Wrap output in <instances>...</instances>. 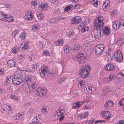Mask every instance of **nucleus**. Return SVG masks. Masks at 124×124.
Here are the masks:
<instances>
[{
    "label": "nucleus",
    "mask_w": 124,
    "mask_h": 124,
    "mask_svg": "<svg viewBox=\"0 0 124 124\" xmlns=\"http://www.w3.org/2000/svg\"><path fill=\"white\" fill-rule=\"evenodd\" d=\"M49 69L47 66H44L41 68V72L40 73V75L42 77L45 76L46 73L48 71Z\"/></svg>",
    "instance_id": "ddd939ff"
},
{
    "label": "nucleus",
    "mask_w": 124,
    "mask_h": 124,
    "mask_svg": "<svg viewBox=\"0 0 124 124\" xmlns=\"http://www.w3.org/2000/svg\"><path fill=\"white\" fill-rule=\"evenodd\" d=\"M83 115L82 114H78L77 115V117H79L81 119H83Z\"/></svg>",
    "instance_id": "0e129e2a"
},
{
    "label": "nucleus",
    "mask_w": 124,
    "mask_h": 124,
    "mask_svg": "<svg viewBox=\"0 0 124 124\" xmlns=\"http://www.w3.org/2000/svg\"><path fill=\"white\" fill-rule=\"evenodd\" d=\"M55 43L56 46H61L63 44V42L62 40H58L55 42Z\"/></svg>",
    "instance_id": "2f4dec72"
},
{
    "label": "nucleus",
    "mask_w": 124,
    "mask_h": 124,
    "mask_svg": "<svg viewBox=\"0 0 124 124\" xmlns=\"http://www.w3.org/2000/svg\"><path fill=\"white\" fill-rule=\"evenodd\" d=\"M19 31L17 30H14L12 34V36L13 37H16V35L19 33Z\"/></svg>",
    "instance_id": "79ce46f5"
},
{
    "label": "nucleus",
    "mask_w": 124,
    "mask_h": 124,
    "mask_svg": "<svg viewBox=\"0 0 124 124\" xmlns=\"http://www.w3.org/2000/svg\"><path fill=\"white\" fill-rule=\"evenodd\" d=\"M114 103L111 100H109L105 103L104 107L105 108H109L111 107H112L113 106Z\"/></svg>",
    "instance_id": "aec40b11"
},
{
    "label": "nucleus",
    "mask_w": 124,
    "mask_h": 124,
    "mask_svg": "<svg viewBox=\"0 0 124 124\" xmlns=\"http://www.w3.org/2000/svg\"><path fill=\"white\" fill-rule=\"evenodd\" d=\"M37 17L40 20H41L43 19L44 18L43 16H42V15L40 13L39 15H37Z\"/></svg>",
    "instance_id": "603ef678"
},
{
    "label": "nucleus",
    "mask_w": 124,
    "mask_h": 124,
    "mask_svg": "<svg viewBox=\"0 0 124 124\" xmlns=\"http://www.w3.org/2000/svg\"><path fill=\"white\" fill-rule=\"evenodd\" d=\"M121 25V23L119 20H116L113 23L112 26L113 29L117 30L119 28L120 26Z\"/></svg>",
    "instance_id": "a211bd4d"
},
{
    "label": "nucleus",
    "mask_w": 124,
    "mask_h": 124,
    "mask_svg": "<svg viewBox=\"0 0 124 124\" xmlns=\"http://www.w3.org/2000/svg\"><path fill=\"white\" fill-rule=\"evenodd\" d=\"M110 30L109 28L105 26L103 28V31L104 34L108 35L110 32Z\"/></svg>",
    "instance_id": "393cba45"
},
{
    "label": "nucleus",
    "mask_w": 124,
    "mask_h": 124,
    "mask_svg": "<svg viewBox=\"0 0 124 124\" xmlns=\"http://www.w3.org/2000/svg\"><path fill=\"white\" fill-rule=\"evenodd\" d=\"M117 124H124V120H119Z\"/></svg>",
    "instance_id": "338daca9"
},
{
    "label": "nucleus",
    "mask_w": 124,
    "mask_h": 124,
    "mask_svg": "<svg viewBox=\"0 0 124 124\" xmlns=\"http://www.w3.org/2000/svg\"><path fill=\"white\" fill-rule=\"evenodd\" d=\"M39 8L43 11H45L49 8V6L47 3L41 4L40 5Z\"/></svg>",
    "instance_id": "b1692460"
},
{
    "label": "nucleus",
    "mask_w": 124,
    "mask_h": 124,
    "mask_svg": "<svg viewBox=\"0 0 124 124\" xmlns=\"http://www.w3.org/2000/svg\"><path fill=\"white\" fill-rule=\"evenodd\" d=\"M123 54L120 50H117L115 52L114 56L116 61L120 62L122 61L123 59Z\"/></svg>",
    "instance_id": "1a4fd4ad"
},
{
    "label": "nucleus",
    "mask_w": 124,
    "mask_h": 124,
    "mask_svg": "<svg viewBox=\"0 0 124 124\" xmlns=\"http://www.w3.org/2000/svg\"><path fill=\"white\" fill-rule=\"evenodd\" d=\"M82 49L85 51H89L91 49L90 45L88 44H85L82 46Z\"/></svg>",
    "instance_id": "5701e85b"
},
{
    "label": "nucleus",
    "mask_w": 124,
    "mask_h": 124,
    "mask_svg": "<svg viewBox=\"0 0 124 124\" xmlns=\"http://www.w3.org/2000/svg\"><path fill=\"white\" fill-rule=\"evenodd\" d=\"M5 73L4 69H0V75H4Z\"/></svg>",
    "instance_id": "bf43d9fd"
},
{
    "label": "nucleus",
    "mask_w": 124,
    "mask_h": 124,
    "mask_svg": "<svg viewBox=\"0 0 124 124\" xmlns=\"http://www.w3.org/2000/svg\"><path fill=\"white\" fill-rule=\"evenodd\" d=\"M89 29V28L88 27H86V26H85L84 27H82V29H79L81 30L82 32L83 33L88 30Z\"/></svg>",
    "instance_id": "58836bf2"
},
{
    "label": "nucleus",
    "mask_w": 124,
    "mask_h": 124,
    "mask_svg": "<svg viewBox=\"0 0 124 124\" xmlns=\"http://www.w3.org/2000/svg\"><path fill=\"white\" fill-rule=\"evenodd\" d=\"M48 21L50 23L53 24L55 23H56L55 18H51Z\"/></svg>",
    "instance_id": "4c0bfd02"
},
{
    "label": "nucleus",
    "mask_w": 124,
    "mask_h": 124,
    "mask_svg": "<svg viewBox=\"0 0 124 124\" xmlns=\"http://www.w3.org/2000/svg\"><path fill=\"white\" fill-rule=\"evenodd\" d=\"M59 107L58 109L57 110L55 113V114L58 117H60L64 113V111L63 109H61Z\"/></svg>",
    "instance_id": "412c9836"
},
{
    "label": "nucleus",
    "mask_w": 124,
    "mask_h": 124,
    "mask_svg": "<svg viewBox=\"0 0 124 124\" xmlns=\"http://www.w3.org/2000/svg\"><path fill=\"white\" fill-rule=\"evenodd\" d=\"M110 82L108 78H104L103 80V82L104 83H106L109 82Z\"/></svg>",
    "instance_id": "680f3d73"
},
{
    "label": "nucleus",
    "mask_w": 124,
    "mask_h": 124,
    "mask_svg": "<svg viewBox=\"0 0 124 124\" xmlns=\"http://www.w3.org/2000/svg\"><path fill=\"white\" fill-rule=\"evenodd\" d=\"M73 7L72 5H68L66 7H65L64 9V11L66 12H67L69 10H70L71 8Z\"/></svg>",
    "instance_id": "f704fd0d"
},
{
    "label": "nucleus",
    "mask_w": 124,
    "mask_h": 124,
    "mask_svg": "<svg viewBox=\"0 0 124 124\" xmlns=\"http://www.w3.org/2000/svg\"><path fill=\"white\" fill-rule=\"evenodd\" d=\"M58 0H50V1L51 3H53V4H56L57 3Z\"/></svg>",
    "instance_id": "13d9d810"
},
{
    "label": "nucleus",
    "mask_w": 124,
    "mask_h": 124,
    "mask_svg": "<svg viewBox=\"0 0 124 124\" xmlns=\"http://www.w3.org/2000/svg\"><path fill=\"white\" fill-rule=\"evenodd\" d=\"M48 110V108L47 107L45 106H44L42 107V112L43 114H46Z\"/></svg>",
    "instance_id": "bb28decb"
},
{
    "label": "nucleus",
    "mask_w": 124,
    "mask_h": 124,
    "mask_svg": "<svg viewBox=\"0 0 124 124\" xmlns=\"http://www.w3.org/2000/svg\"><path fill=\"white\" fill-rule=\"evenodd\" d=\"M39 64L38 63H37L36 64H35L32 65V68L33 69H35L38 67L39 66Z\"/></svg>",
    "instance_id": "09e8293b"
},
{
    "label": "nucleus",
    "mask_w": 124,
    "mask_h": 124,
    "mask_svg": "<svg viewBox=\"0 0 124 124\" xmlns=\"http://www.w3.org/2000/svg\"><path fill=\"white\" fill-rule=\"evenodd\" d=\"M101 28H95L91 33L92 37L95 39H97L100 38L101 37Z\"/></svg>",
    "instance_id": "423d86ee"
},
{
    "label": "nucleus",
    "mask_w": 124,
    "mask_h": 124,
    "mask_svg": "<svg viewBox=\"0 0 124 124\" xmlns=\"http://www.w3.org/2000/svg\"><path fill=\"white\" fill-rule=\"evenodd\" d=\"M110 5V2L108 0H105L103 3L102 6L103 9L104 11H106L109 7Z\"/></svg>",
    "instance_id": "f3484780"
},
{
    "label": "nucleus",
    "mask_w": 124,
    "mask_h": 124,
    "mask_svg": "<svg viewBox=\"0 0 124 124\" xmlns=\"http://www.w3.org/2000/svg\"><path fill=\"white\" fill-rule=\"evenodd\" d=\"M66 79V78H62L58 80V82L60 83L63 82Z\"/></svg>",
    "instance_id": "8fccbe9b"
},
{
    "label": "nucleus",
    "mask_w": 124,
    "mask_h": 124,
    "mask_svg": "<svg viewBox=\"0 0 124 124\" xmlns=\"http://www.w3.org/2000/svg\"><path fill=\"white\" fill-rule=\"evenodd\" d=\"M104 68L106 70L111 71L115 69V67L112 64L108 63L106 65Z\"/></svg>",
    "instance_id": "2eb2a0df"
},
{
    "label": "nucleus",
    "mask_w": 124,
    "mask_h": 124,
    "mask_svg": "<svg viewBox=\"0 0 124 124\" xmlns=\"http://www.w3.org/2000/svg\"><path fill=\"white\" fill-rule=\"evenodd\" d=\"M85 22H82L79 26V29H82V27L85 26Z\"/></svg>",
    "instance_id": "6e6d98bb"
},
{
    "label": "nucleus",
    "mask_w": 124,
    "mask_h": 124,
    "mask_svg": "<svg viewBox=\"0 0 124 124\" xmlns=\"http://www.w3.org/2000/svg\"><path fill=\"white\" fill-rule=\"evenodd\" d=\"M30 42H23L24 45L22 47V48L24 50L28 49L29 47V44Z\"/></svg>",
    "instance_id": "c85d7f7f"
},
{
    "label": "nucleus",
    "mask_w": 124,
    "mask_h": 124,
    "mask_svg": "<svg viewBox=\"0 0 124 124\" xmlns=\"http://www.w3.org/2000/svg\"><path fill=\"white\" fill-rule=\"evenodd\" d=\"M33 77L27 78L24 82H23V86L24 90L27 93H29L33 91L34 89L37 87V85L35 83L32 79Z\"/></svg>",
    "instance_id": "f257e3e1"
},
{
    "label": "nucleus",
    "mask_w": 124,
    "mask_h": 124,
    "mask_svg": "<svg viewBox=\"0 0 124 124\" xmlns=\"http://www.w3.org/2000/svg\"><path fill=\"white\" fill-rule=\"evenodd\" d=\"M88 88V90H89V91H91V92L92 93V92H93L94 91V90H93L92 89H93L94 88V87H91L90 86H88L87 88Z\"/></svg>",
    "instance_id": "4d7b16f0"
},
{
    "label": "nucleus",
    "mask_w": 124,
    "mask_h": 124,
    "mask_svg": "<svg viewBox=\"0 0 124 124\" xmlns=\"http://www.w3.org/2000/svg\"><path fill=\"white\" fill-rule=\"evenodd\" d=\"M77 61L79 63H82L86 61V58H85L83 54L80 53L78 54L76 57Z\"/></svg>",
    "instance_id": "9d476101"
},
{
    "label": "nucleus",
    "mask_w": 124,
    "mask_h": 124,
    "mask_svg": "<svg viewBox=\"0 0 124 124\" xmlns=\"http://www.w3.org/2000/svg\"><path fill=\"white\" fill-rule=\"evenodd\" d=\"M81 19L79 16H77L72 18L71 20V23L72 24L78 23L81 22Z\"/></svg>",
    "instance_id": "4468645a"
},
{
    "label": "nucleus",
    "mask_w": 124,
    "mask_h": 124,
    "mask_svg": "<svg viewBox=\"0 0 124 124\" xmlns=\"http://www.w3.org/2000/svg\"><path fill=\"white\" fill-rule=\"evenodd\" d=\"M119 106H121L124 105V98H123L118 103Z\"/></svg>",
    "instance_id": "37998d69"
},
{
    "label": "nucleus",
    "mask_w": 124,
    "mask_h": 124,
    "mask_svg": "<svg viewBox=\"0 0 124 124\" xmlns=\"http://www.w3.org/2000/svg\"><path fill=\"white\" fill-rule=\"evenodd\" d=\"M110 112L109 111H102L101 113L102 116L105 119L109 118H110L109 114Z\"/></svg>",
    "instance_id": "6ab92c4d"
},
{
    "label": "nucleus",
    "mask_w": 124,
    "mask_h": 124,
    "mask_svg": "<svg viewBox=\"0 0 124 124\" xmlns=\"http://www.w3.org/2000/svg\"><path fill=\"white\" fill-rule=\"evenodd\" d=\"M106 55L108 58V60L110 61L112 60L113 57V54L112 53H106Z\"/></svg>",
    "instance_id": "cd10ccee"
},
{
    "label": "nucleus",
    "mask_w": 124,
    "mask_h": 124,
    "mask_svg": "<svg viewBox=\"0 0 124 124\" xmlns=\"http://www.w3.org/2000/svg\"><path fill=\"white\" fill-rule=\"evenodd\" d=\"M34 56L32 54H31L29 56L28 59L30 61L34 60Z\"/></svg>",
    "instance_id": "de8ad7c7"
},
{
    "label": "nucleus",
    "mask_w": 124,
    "mask_h": 124,
    "mask_svg": "<svg viewBox=\"0 0 124 124\" xmlns=\"http://www.w3.org/2000/svg\"><path fill=\"white\" fill-rule=\"evenodd\" d=\"M83 103L82 101H77V102L73 104L72 108H73L77 109L82 105Z\"/></svg>",
    "instance_id": "4be33fe9"
},
{
    "label": "nucleus",
    "mask_w": 124,
    "mask_h": 124,
    "mask_svg": "<svg viewBox=\"0 0 124 124\" xmlns=\"http://www.w3.org/2000/svg\"><path fill=\"white\" fill-rule=\"evenodd\" d=\"M31 12V11L30 13L29 11H28L26 12L25 17L27 20L30 21L33 19V16Z\"/></svg>",
    "instance_id": "dca6fc26"
},
{
    "label": "nucleus",
    "mask_w": 124,
    "mask_h": 124,
    "mask_svg": "<svg viewBox=\"0 0 124 124\" xmlns=\"http://www.w3.org/2000/svg\"><path fill=\"white\" fill-rule=\"evenodd\" d=\"M25 57V55L24 54H22L19 55V57L21 58H24Z\"/></svg>",
    "instance_id": "69168bd1"
},
{
    "label": "nucleus",
    "mask_w": 124,
    "mask_h": 124,
    "mask_svg": "<svg viewBox=\"0 0 124 124\" xmlns=\"http://www.w3.org/2000/svg\"><path fill=\"white\" fill-rule=\"evenodd\" d=\"M47 91L42 87L38 88L36 89L34 92L35 94L42 97L45 96L47 93Z\"/></svg>",
    "instance_id": "39448f33"
},
{
    "label": "nucleus",
    "mask_w": 124,
    "mask_h": 124,
    "mask_svg": "<svg viewBox=\"0 0 124 124\" xmlns=\"http://www.w3.org/2000/svg\"><path fill=\"white\" fill-rule=\"evenodd\" d=\"M7 63L9 66L12 67L15 66L16 63L15 61L12 60H10L8 61Z\"/></svg>",
    "instance_id": "a878e982"
},
{
    "label": "nucleus",
    "mask_w": 124,
    "mask_h": 124,
    "mask_svg": "<svg viewBox=\"0 0 124 124\" xmlns=\"http://www.w3.org/2000/svg\"><path fill=\"white\" fill-rule=\"evenodd\" d=\"M90 69V67L88 65L83 67L79 71L80 72V75L83 78L86 77L89 73Z\"/></svg>",
    "instance_id": "20e7f679"
},
{
    "label": "nucleus",
    "mask_w": 124,
    "mask_h": 124,
    "mask_svg": "<svg viewBox=\"0 0 124 124\" xmlns=\"http://www.w3.org/2000/svg\"><path fill=\"white\" fill-rule=\"evenodd\" d=\"M37 4V1L34 0H32L31 2V5L34 7V8L35 7Z\"/></svg>",
    "instance_id": "a19ab883"
},
{
    "label": "nucleus",
    "mask_w": 124,
    "mask_h": 124,
    "mask_svg": "<svg viewBox=\"0 0 124 124\" xmlns=\"http://www.w3.org/2000/svg\"><path fill=\"white\" fill-rule=\"evenodd\" d=\"M19 49L16 46H15L12 48V50L13 53H16L19 52Z\"/></svg>",
    "instance_id": "e433bc0d"
},
{
    "label": "nucleus",
    "mask_w": 124,
    "mask_h": 124,
    "mask_svg": "<svg viewBox=\"0 0 124 124\" xmlns=\"http://www.w3.org/2000/svg\"><path fill=\"white\" fill-rule=\"evenodd\" d=\"M26 36V33L25 31H23L21 32L20 35V38L22 39H24L25 38Z\"/></svg>",
    "instance_id": "72a5a7b5"
},
{
    "label": "nucleus",
    "mask_w": 124,
    "mask_h": 124,
    "mask_svg": "<svg viewBox=\"0 0 124 124\" xmlns=\"http://www.w3.org/2000/svg\"><path fill=\"white\" fill-rule=\"evenodd\" d=\"M40 27L39 25V23H37L36 24H34L32 27V30L33 31H34L35 29H38Z\"/></svg>",
    "instance_id": "c9c22d12"
},
{
    "label": "nucleus",
    "mask_w": 124,
    "mask_h": 124,
    "mask_svg": "<svg viewBox=\"0 0 124 124\" xmlns=\"http://www.w3.org/2000/svg\"><path fill=\"white\" fill-rule=\"evenodd\" d=\"M43 54L44 55L47 56L49 55V53L47 50H46L43 52Z\"/></svg>",
    "instance_id": "864d4df0"
},
{
    "label": "nucleus",
    "mask_w": 124,
    "mask_h": 124,
    "mask_svg": "<svg viewBox=\"0 0 124 124\" xmlns=\"http://www.w3.org/2000/svg\"><path fill=\"white\" fill-rule=\"evenodd\" d=\"M104 89L105 92L106 93H108L110 91V89L108 86L105 87Z\"/></svg>",
    "instance_id": "3c124183"
},
{
    "label": "nucleus",
    "mask_w": 124,
    "mask_h": 124,
    "mask_svg": "<svg viewBox=\"0 0 124 124\" xmlns=\"http://www.w3.org/2000/svg\"><path fill=\"white\" fill-rule=\"evenodd\" d=\"M104 48V46L103 44L98 45L95 47L94 49L95 54L97 55L101 54L103 52Z\"/></svg>",
    "instance_id": "6e6552de"
},
{
    "label": "nucleus",
    "mask_w": 124,
    "mask_h": 124,
    "mask_svg": "<svg viewBox=\"0 0 124 124\" xmlns=\"http://www.w3.org/2000/svg\"><path fill=\"white\" fill-rule=\"evenodd\" d=\"M117 13V11L115 9L114 10H113L112 11V13L113 16L114 15H116Z\"/></svg>",
    "instance_id": "e2e57ef3"
},
{
    "label": "nucleus",
    "mask_w": 124,
    "mask_h": 124,
    "mask_svg": "<svg viewBox=\"0 0 124 124\" xmlns=\"http://www.w3.org/2000/svg\"><path fill=\"white\" fill-rule=\"evenodd\" d=\"M73 49L74 51L78 50L80 48V46L78 44H75L72 46Z\"/></svg>",
    "instance_id": "473e14b6"
},
{
    "label": "nucleus",
    "mask_w": 124,
    "mask_h": 124,
    "mask_svg": "<svg viewBox=\"0 0 124 124\" xmlns=\"http://www.w3.org/2000/svg\"><path fill=\"white\" fill-rule=\"evenodd\" d=\"M21 115L19 113H18L14 117V119L15 120H18L21 116Z\"/></svg>",
    "instance_id": "c03bdc74"
},
{
    "label": "nucleus",
    "mask_w": 124,
    "mask_h": 124,
    "mask_svg": "<svg viewBox=\"0 0 124 124\" xmlns=\"http://www.w3.org/2000/svg\"><path fill=\"white\" fill-rule=\"evenodd\" d=\"M104 18L101 16H99L95 20L94 26L95 28H101L103 26L104 22Z\"/></svg>",
    "instance_id": "7ed1b4c3"
},
{
    "label": "nucleus",
    "mask_w": 124,
    "mask_h": 124,
    "mask_svg": "<svg viewBox=\"0 0 124 124\" xmlns=\"http://www.w3.org/2000/svg\"><path fill=\"white\" fill-rule=\"evenodd\" d=\"M42 116L40 115L36 116L34 119V121L28 124H41L42 122Z\"/></svg>",
    "instance_id": "9b49d317"
},
{
    "label": "nucleus",
    "mask_w": 124,
    "mask_h": 124,
    "mask_svg": "<svg viewBox=\"0 0 124 124\" xmlns=\"http://www.w3.org/2000/svg\"><path fill=\"white\" fill-rule=\"evenodd\" d=\"M113 77L112 75H110L109 78H108L109 80V81H111L113 79Z\"/></svg>",
    "instance_id": "774afa93"
},
{
    "label": "nucleus",
    "mask_w": 124,
    "mask_h": 124,
    "mask_svg": "<svg viewBox=\"0 0 124 124\" xmlns=\"http://www.w3.org/2000/svg\"><path fill=\"white\" fill-rule=\"evenodd\" d=\"M0 20H5L9 22L13 21V17L9 14H3L0 13Z\"/></svg>",
    "instance_id": "0eeeda50"
},
{
    "label": "nucleus",
    "mask_w": 124,
    "mask_h": 124,
    "mask_svg": "<svg viewBox=\"0 0 124 124\" xmlns=\"http://www.w3.org/2000/svg\"><path fill=\"white\" fill-rule=\"evenodd\" d=\"M88 113V112H85L84 113L82 114L83 119L86 118L89 115Z\"/></svg>",
    "instance_id": "a18cd8bd"
},
{
    "label": "nucleus",
    "mask_w": 124,
    "mask_h": 124,
    "mask_svg": "<svg viewBox=\"0 0 124 124\" xmlns=\"http://www.w3.org/2000/svg\"><path fill=\"white\" fill-rule=\"evenodd\" d=\"M3 112L6 115H8L11 113V106L6 104H4L3 107Z\"/></svg>",
    "instance_id": "f8f14e48"
},
{
    "label": "nucleus",
    "mask_w": 124,
    "mask_h": 124,
    "mask_svg": "<svg viewBox=\"0 0 124 124\" xmlns=\"http://www.w3.org/2000/svg\"><path fill=\"white\" fill-rule=\"evenodd\" d=\"M11 98L13 100H17L18 99V97L16 96L11 95L10 96Z\"/></svg>",
    "instance_id": "5fc2aeb1"
},
{
    "label": "nucleus",
    "mask_w": 124,
    "mask_h": 124,
    "mask_svg": "<svg viewBox=\"0 0 124 124\" xmlns=\"http://www.w3.org/2000/svg\"><path fill=\"white\" fill-rule=\"evenodd\" d=\"M64 18V17H63L62 16H60L59 17H57L55 18L56 21V23L57 22H59L62 19H63Z\"/></svg>",
    "instance_id": "ea45409f"
},
{
    "label": "nucleus",
    "mask_w": 124,
    "mask_h": 124,
    "mask_svg": "<svg viewBox=\"0 0 124 124\" xmlns=\"http://www.w3.org/2000/svg\"><path fill=\"white\" fill-rule=\"evenodd\" d=\"M71 49V47L68 46H66L64 48V51L66 53H68Z\"/></svg>",
    "instance_id": "7c9ffc66"
},
{
    "label": "nucleus",
    "mask_w": 124,
    "mask_h": 124,
    "mask_svg": "<svg viewBox=\"0 0 124 124\" xmlns=\"http://www.w3.org/2000/svg\"><path fill=\"white\" fill-rule=\"evenodd\" d=\"M25 77L23 73L21 72L17 73L13 77L12 82L15 85H19L22 83Z\"/></svg>",
    "instance_id": "f03ea898"
},
{
    "label": "nucleus",
    "mask_w": 124,
    "mask_h": 124,
    "mask_svg": "<svg viewBox=\"0 0 124 124\" xmlns=\"http://www.w3.org/2000/svg\"><path fill=\"white\" fill-rule=\"evenodd\" d=\"M79 84H80V86L81 88H82L83 87V85L85 84V83L83 81L80 80L78 81Z\"/></svg>",
    "instance_id": "49530a36"
},
{
    "label": "nucleus",
    "mask_w": 124,
    "mask_h": 124,
    "mask_svg": "<svg viewBox=\"0 0 124 124\" xmlns=\"http://www.w3.org/2000/svg\"><path fill=\"white\" fill-rule=\"evenodd\" d=\"M74 34V32L73 30L69 31L66 33L67 35L69 37L73 36Z\"/></svg>",
    "instance_id": "c756f323"
},
{
    "label": "nucleus",
    "mask_w": 124,
    "mask_h": 124,
    "mask_svg": "<svg viewBox=\"0 0 124 124\" xmlns=\"http://www.w3.org/2000/svg\"><path fill=\"white\" fill-rule=\"evenodd\" d=\"M94 120V119L93 118H92L90 120L88 121V123L89 124H92Z\"/></svg>",
    "instance_id": "052dcab7"
}]
</instances>
